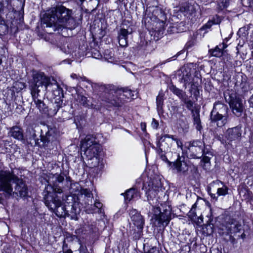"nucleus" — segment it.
Here are the masks:
<instances>
[{
  "label": "nucleus",
  "mask_w": 253,
  "mask_h": 253,
  "mask_svg": "<svg viewBox=\"0 0 253 253\" xmlns=\"http://www.w3.org/2000/svg\"><path fill=\"white\" fill-rule=\"evenodd\" d=\"M228 108L226 105L215 102L211 112L210 120L212 126L221 127L227 123Z\"/></svg>",
  "instance_id": "nucleus-5"
},
{
  "label": "nucleus",
  "mask_w": 253,
  "mask_h": 253,
  "mask_svg": "<svg viewBox=\"0 0 253 253\" xmlns=\"http://www.w3.org/2000/svg\"><path fill=\"white\" fill-rule=\"evenodd\" d=\"M71 77L73 79H79L80 78V79H82V78L81 77H79L77 74H72L71 75Z\"/></svg>",
  "instance_id": "nucleus-59"
},
{
  "label": "nucleus",
  "mask_w": 253,
  "mask_h": 253,
  "mask_svg": "<svg viewBox=\"0 0 253 253\" xmlns=\"http://www.w3.org/2000/svg\"><path fill=\"white\" fill-rule=\"evenodd\" d=\"M129 215L133 224L137 229H143L144 220L142 216L135 209H132L129 212Z\"/></svg>",
  "instance_id": "nucleus-18"
},
{
  "label": "nucleus",
  "mask_w": 253,
  "mask_h": 253,
  "mask_svg": "<svg viewBox=\"0 0 253 253\" xmlns=\"http://www.w3.org/2000/svg\"><path fill=\"white\" fill-rule=\"evenodd\" d=\"M44 204L49 210L53 211L55 214L59 217L66 218L67 216L66 205H63L61 201L56 196H54L53 193L50 192H47L44 195Z\"/></svg>",
  "instance_id": "nucleus-6"
},
{
  "label": "nucleus",
  "mask_w": 253,
  "mask_h": 253,
  "mask_svg": "<svg viewBox=\"0 0 253 253\" xmlns=\"http://www.w3.org/2000/svg\"><path fill=\"white\" fill-rule=\"evenodd\" d=\"M8 33V26L5 21L0 18V36L6 34Z\"/></svg>",
  "instance_id": "nucleus-36"
},
{
  "label": "nucleus",
  "mask_w": 253,
  "mask_h": 253,
  "mask_svg": "<svg viewBox=\"0 0 253 253\" xmlns=\"http://www.w3.org/2000/svg\"><path fill=\"white\" fill-rule=\"evenodd\" d=\"M245 167L247 170L250 171H253V162H248Z\"/></svg>",
  "instance_id": "nucleus-51"
},
{
  "label": "nucleus",
  "mask_w": 253,
  "mask_h": 253,
  "mask_svg": "<svg viewBox=\"0 0 253 253\" xmlns=\"http://www.w3.org/2000/svg\"><path fill=\"white\" fill-rule=\"evenodd\" d=\"M81 194L84 195L85 197L87 198H93L92 193L90 191L87 189H83L81 190ZM91 203H92V199H91Z\"/></svg>",
  "instance_id": "nucleus-42"
},
{
  "label": "nucleus",
  "mask_w": 253,
  "mask_h": 253,
  "mask_svg": "<svg viewBox=\"0 0 253 253\" xmlns=\"http://www.w3.org/2000/svg\"><path fill=\"white\" fill-rule=\"evenodd\" d=\"M209 222H210V223H209L210 224H212V225H213V223H212V222H213V219H212V218L211 219V218L210 217V218L209 219Z\"/></svg>",
  "instance_id": "nucleus-64"
},
{
  "label": "nucleus",
  "mask_w": 253,
  "mask_h": 253,
  "mask_svg": "<svg viewBox=\"0 0 253 253\" xmlns=\"http://www.w3.org/2000/svg\"><path fill=\"white\" fill-rule=\"evenodd\" d=\"M42 23L44 27L52 28L54 31L66 28L73 30L78 22L71 9L62 5L51 8L43 16Z\"/></svg>",
  "instance_id": "nucleus-1"
},
{
  "label": "nucleus",
  "mask_w": 253,
  "mask_h": 253,
  "mask_svg": "<svg viewBox=\"0 0 253 253\" xmlns=\"http://www.w3.org/2000/svg\"><path fill=\"white\" fill-rule=\"evenodd\" d=\"M66 182L67 184L70 183V192L74 193V195L78 194L81 193V190L83 189L80 186L78 183H71V178L70 177H67L66 178Z\"/></svg>",
  "instance_id": "nucleus-26"
},
{
  "label": "nucleus",
  "mask_w": 253,
  "mask_h": 253,
  "mask_svg": "<svg viewBox=\"0 0 253 253\" xmlns=\"http://www.w3.org/2000/svg\"><path fill=\"white\" fill-rule=\"evenodd\" d=\"M192 114L194 125L195 126L196 129L200 131L202 129V126L201 125L199 113L197 111H195V112Z\"/></svg>",
  "instance_id": "nucleus-28"
},
{
  "label": "nucleus",
  "mask_w": 253,
  "mask_h": 253,
  "mask_svg": "<svg viewBox=\"0 0 253 253\" xmlns=\"http://www.w3.org/2000/svg\"><path fill=\"white\" fill-rule=\"evenodd\" d=\"M207 154V153L206 152V154H204L203 156V159H202V161L204 163V166H206V165H208V164H210V159L211 158L208 156H206L205 155Z\"/></svg>",
  "instance_id": "nucleus-48"
},
{
  "label": "nucleus",
  "mask_w": 253,
  "mask_h": 253,
  "mask_svg": "<svg viewBox=\"0 0 253 253\" xmlns=\"http://www.w3.org/2000/svg\"><path fill=\"white\" fill-rule=\"evenodd\" d=\"M41 85H44L46 89L49 87L52 91L56 92L58 94L57 95L59 96L62 94L63 96L62 88L57 84L56 80H52V82H50V80H43V82H42V80L36 81L34 80L31 84V93L33 95V93H38L40 91L39 87Z\"/></svg>",
  "instance_id": "nucleus-11"
},
{
  "label": "nucleus",
  "mask_w": 253,
  "mask_h": 253,
  "mask_svg": "<svg viewBox=\"0 0 253 253\" xmlns=\"http://www.w3.org/2000/svg\"><path fill=\"white\" fill-rule=\"evenodd\" d=\"M192 64H187L177 70L172 78L177 79H201L202 76L199 70L192 68Z\"/></svg>",
  "instance_id": "nucleus-10"
},
{
  "label": "nucleus",
  "mask_w": 253,
  "mask_h": 253,
  "mask_svg": "<svg viewBox=\"0 0 253 253\" xmlns=\"http://www.w3.org/2000/svg\"><path fill=\"white\" fill-rule=\"evenodd\" d=\"M88 164L90 166V168H95L99 166L100 163V159L98 156L87 159Z\"/></svg>",
  "instance_id": "nucleus-34"
},
{
  "label": "nucleus",
  "mask_w": 253,
  "mask_h": 253,
  "mask_svg": "<svg viewBox=\"0 0 253 253\" xmlns=\"http://www.w3.org/2000/svg\"><path fill=\"white\" fill-rule=\"evenodd\" d=\"M177 158L175 161L172 163V167L175 169L178 172L185 173L188 171L189 167L185 161V158L177 155Z\"/></svg>",
  "instance_id": "nucleus-17"
},
{
  "label": "nucleus",
  "mask_w": 253,
  "mask_h": 253,
  "mask_svg": "<svg viewBox=\"0 0 253 253\" xmlns=\"http://www.w3.org/2000/svg\"><path fill=\"white\" fill-rule=\"evenodd\" d=\"M81 149L84 151L86 159H90L98 155L101 148L100 144L91 135H86L81 142Z\"/></svg>",
  "instance_id": "nucleus-8"
},
{
  "label": "nucleus",
  "mask_w": 253,
  "mask_h": 253,
  "mask_svg": "<svg viewBox=\"0 0 253 253\" xmlns=\"http://www.w3.org/2000/svg\"><path fill=\"white\" fill-rule=\"evenodd\" d=\"M195 44V42L194 40H190L187 42L186 43L184 48L186 50H189L192 47H193Z\"/></svg>",
  "instance_id": "nucleus-46"
},
{
  "label": "nucleus",
  "mask_w": 253,
  "mask_h": 253,
  "mask_svg": "<svg viewBox=\"0 0 253 253\" xmlns=\"http://www.w3.org/2000/svg\"><path fill=\"white\" fill-rule=\"evenodd\" d=\"M173 115L179 119H181L184 116L182 114V111L184 108L180 106H173L171 107Z\"/></svg>",
  "instance_id": "nucleus-31"
},
{
  "label": "nucleus",
  "mask_w": 253,
  "mask_h": 253,
  "mask_svg": "<svg viewBox=\"0 0 253 253\" xmlns=\"http://www.w3.org/2000/svg\"><path fill=\"white\" fill-rule=\"evenodd\" d=\"M13 85L17 91H20L26 87L25 83L21 82L19 80L15 81L13 83Z\"/></svg>",
  "instance_id": "nucleus-38"
},
{
  "label": "nucleus",
  "mask_w": 253,
  "mask_h": 253,
  "mask_svg": "<svg viewBox=\"0 0 253 253\" xmlns=\"http://www.w3.org/2000/svg\"><path fill=\"white\" fill-rule=\"evenodd\" d=\"M249 27L250 26H247L240 28L237 33L239 37H246L249 34Z\"/></svg>",
  "instance_id": "nucleus-40"
},
{
  "label": "nucleus",
  "mask_w": 253,
  "mask_h": 253,
  "mask_svg": "<svg viewBox=\"0 0 253 253\" xmlns=\"http://www.w3.org/2000/svg\"><path fill=\"white\" fill-rule=\"evenodd\" d=\"M142 229H137V230L136 231V230H134V231L133 233L132 237L133 239L134 240H138L141 236L142 233Z\"/></svg>",
  "instance_id": "nucleus-43"
},
{
  "label": "nucleus",
  "mask_w": 253,
  "mask_h": 253,
  "mask_svg": "<svg viewBox=\"0 0 253 253\" xmlns=\"http://www.w3.org/2000/svg\"><path fill=\"white\" fill-rule=\"evenodd\" d=\"M77 99L81 105L85 107L89 106L88 100L86 97L81 94H78Z\"/></svg>",
  "instance_id": "nucleus-39"
},
{
  "label": "nucleus",
  "mask_w": 253,
  "mask_h": 253,
  "mask_svg": "<svg viewBox=\"0 0 253 253\" xmlns=\"http://www.w3.org/2000/svg\"><path fill=\"white\" fill-rule=\"evenodd\" d=\"M245 78H246V75H244L242 72H238L235 77V78L236 79H240V78H241V79H244Z\"/></svg>",
  "instance_id": "nucleus-55"
},
{
  "label": "nucleus",
  "mask_w": 253,
  "mask_h": 253,
  "mask_svg": "<svg viewBox=\"0 0 253 253\" xmlns=\"http://www.w3.org/2000/svg\"><path fill=\"white\" fill-rule=\"evenodd\" d=\"M15 184L14 190H13V195L11 197H20L21 198L26 197L28 195V190L27 186L22 179H20L16 176L14 183Z\"/></svg>",
  "instance_id": "nucleus-16"
},
{
  "label": "nucleus",
  "mask_w": 253,
  "mask_h": 253,
  "mask_svg": "<svg viewBox=\"0 0 253 253\" xmlns=\"http://www.w3.org/2000/svg\"><path fill=\"white\" fill-rule=\"evenodd\" d=\"M228 190V187L219 180L213 181L208 188V193L215 201L217 200L218 196H224L227 195Z\"/></svg>",
  "instance_id": "nucleus-12"
},
{
  "label": "nucleus",
  "mask_w": 253,
  "mask_h": 253,
  "mask_svg": "<svg viewBox=\"0 0 253 253\" xmlns=\"http://www.w3.org/2000/svg\"><path fill=\"white\" fill-rule=\"evenodd\" d=\"M5 48L2 46H0V65L2 63V58L5 53Z\"/></svg>",
  "instance_id": "nucleus-52"
},
{
  "label": "nucleus",
  "mask_w": 253,
  "mask_h": 253,
  "mask_svg": "<svg viewBox=\"0 0 253 253\" xmlns=\"http://www.w3.org/2000/svg\"><path fill=\"white\" fill-rule=\"evenodd\" d=\"M248 0V6H252V4L253 3V0Z\"/></svg>",
  "instance_id": "nucleus-62"
},
{
  "label": "nucleus",
  "mask_w": 253,
  "mask_h": 253,
  "mask_svg": "<svg viewBox=\"0 0 253 253\" xmlns=\"http://www.w3.org/2000/svg\"><path fill=\"white\" fill-rule=\"evenodd\" d=\"M227 46V44L223 42L222 44L217 45L214 48L209 49V53L212 56L220 57L223 55L224 49Z\"/></svg>",
  "instance_id": "nucleus-23"
},
{
  "label": "nucleus",
  "mask_w": 253,
  "mask_h": 253,
  "mask_svg": "<svg viewBox=\"0 0 253 253\" xmlns=\"http://www.w3.org/2000/svg\"><path fill=\"white\" fill-rule=\"evenodd\" d=\"M169 90L177 95L182 100L187 95L182 90L178 88L175 85L171 84L169 86Z\"/></svg>",
  "instance_id": "nucleus-29"
},
{
  "label": "nucleus",
  "mask_w": 253,
  "mask_h": 253,
  "mask_svg": "<svg viewBox=\"0 0 253 253\" xmlns=\"http://www.w3.org/2000/svg\"><path fill=\"white\" fill-rule=\"evenodd\" d=\"M196 207H197L196 203H195L193 205L191 209H193V210H195Z\"/></svg>",
  "instance_id": "nucleus-63"
},
{
  "label": "nucleus",
  "mask_w": 253,
  "mask_h": 253,
  "mask_svg": "<svg viewBox=\"0 0 253 253\" xmlns=\"http://www.w3.org/2000/svg\"><path fill=\"white\" fill-rule=\"evenodd\" d=\"M216 23L214 20H209L208 22L203 26L201 30H206L210 29L213 25L215 24Z\"/></svg>",
  "instance_id": "nucleus-44"
},
{
  "label": "nucleus",
  "mask_w": 253,
  "mask_h": 253,
  "mask_svg": "<svg viewBox=\"0 0 253 253\" xmlns=\"http://www.w3.org/2000/svg\"><path fill=\"white\" fill-rule=\"evenodd\" d=\"M75 253H89L85 246L81 245L80 248Z\"/></svg>",
  "instance_id": "nucleus-45"
},
{
  "label": "nucleus",
  "mask_w": 253,
  "mask_h": 253,
  "mask_svg": "<svg viewBox=\"0 0 253 253\" xmlns=\"http://www.w3.org/2000/svg\"><path fill=\"white\" fill-rule=\"evenodd\" d=\"M164 101V95L159 93L156 98L157 109L159 113H163V106Z\"/></svg>",
  "instance_id": "nucleus-32"
},
{
  "label": "nucleus",
  "mask_w": 253,
  "mask_h": 253,
  "mask_svg": "<svg viewBox=\"0 0 253 253\" xmlns=\"http://www.w3.org/2000/svg\"><path fill=\"white\" fill-rule=\"evenodd\" d=\"M32 139H33L35 141V145H40L39 140L40 139L38 138H37V135L35 132V130H34V132L33 134H32Z\"/></svg>",
  "instance_id": "nucleus-49"
},
{
  "label": "nucleus",
  "mask_w": 253,
  "mask_h": 253,
  "mask_svg": "<svg viewBox=\"0 0 253 253\" xmlns=\"http://www.w3.org/2000/svg\"><path fill=\"white\" fill-rule=\"evenodd\" d=\"M152 189H149L147 194L149 201V214L152 215L151 221L155 226H166L170 220L171 211L169 207L161 204L158 206L159 201L157 197V192L162 188L160 180L153 181Z\"/></svg>",
  "instance_id": "nucleus-2"
},
{
  "label": "nucleus",
  "mask_w": 253,
  "mask_h": 253,
  "mask_svg": "<svg viewBox=\"0 0 253 253\" xmlns=\"http://www.w3.org/2000/svg\"><path fill=\"white\" fill-rule=\"evenodd\" d=\"M184 85L185 88H189V91L191 94H193L195 96L199 93L198 89V84L197 82H194L190 80H184Z\"/></svg>",
  "instance_id": "nucleus-24"
},
{
  "label": "nucleus",
  "mask_w": 253,
  "mask_h": 253,
  "mask_svg": "<svg viewBox=\"0 0 253 253\" xmlns=\"http://www.w3.org/2000/svg\"><path fill=\"white\" fill-rule=\"evenodd\" d=\"M32 76L33 79H49L44 76L43 72L34 70L32 71Z\"/></svg>",
  "instance_id": "nucleus-35"
},
{
  "label": "nucleus",
  "mask_w": 253,
  "mask_h": 253,
  "mask_svg": "<svg viewBox=\"0 0 253 253\" xmlns=\"http://www.w3.org/2000/svg\"><path fill=\"white\" fill-rule=\"evenodd\" d=\"M40 137H41L40 139V141H42L44 144L48 142V140L45 137L42 136L41 135H40Z\"/></svg>",
  "instance_id": "nucleus-58"
},
{
  "label": "nucleus",
  "mask_w": 253,
  "mask_h": 253,
  "mask_svg": "<svg viewBox=\"0 0 253 253\" xmlns=\"http://www.w3.org/2000/svg\"><path fill=\"white\" fill-rule=\"evenodd\" d=\"M16 175L10 170L0 171V204H3L4 198L9 199L12 195L13 186Z\"/></svg>",
  "instance_id": "nucleus-4"
},
{
  "label": "nucleus",
  "mask_w": 253,
  "mask_h": 253,
  "mask_svg": "<svg viewBox=\"0 0 253 253\" xmlns=\"http://www.w3.org/2000/svg\"><path fill=\"white\" fill-rule=\"evenodd\" d=\"M34 101L36 107L39 109L40 111L42 113H46L48 109L45 104L43 101L39 99H34Z\"/></svg>",
  "instance_id": "nucleus-30"
},
{
  "label": "nucleus",
  "mask_w": 253,
  "mask_h": 253,
  "mask_svg": "<svg viewBox=\"0 0 253 253\" xmlns=\"http://www.w3.org/2000/svg\"><path fill=\"white\" fill-rule=\"evenodd\" d=\"M219 229L222 231V234H234L241 230L242 225L238 221L229 219L225 224H222Z\"/></svg>",
  "instance_id": "nucleus-15"
},
{
  "label": "nucleus",
  "mask_w": 253,
  "mask_h": 253,
  "mask_svg": "<svg viewBox=\"0 0 253 253\" xmlns=\"http://www.w3.org/2000/svg\"><path fill=\"white\" fill-rule=\"evenodd\" d=\"M102 206L103 205L101 203L97 200H96L93 205L91 204V209L88 208L87 209V210L89 211L88 213L98 212L101 213L102 212Z\"/></svg>",
  "instance_id": "nucleus-27"
},
{
  "label": "nucleus",
  "mask_w": 253,
  "mask_h": 253,
  "mask_svg": "<svg viewBox=\"0 0 253 253\" xmlns=\"http://www.w3.org/2000/svg\"><path fill=\"white\" fill-rule=\"evenodd\" d=\"M204 142L196 140L189 142L188 153L191 158L200 159L206 154Z\"/></svg>",
  "instance_id": "nucleus-13"
},
{
  "label": "nucleus",
  "mask_w": 253,
  "mask_h": 253,
  "mask_svg": "<svg viewBox=\"0 0 253 253\" xmlns=\"http://www.w3.org/2000/svg\"><path fill=\"white\" fill-rule=\"evenodd\" d=\"M188 214H189V216H191V217H194L197 216L196 213L195 212V210H193V209H191Z\"/></svg>",
  "instance_id": "nucleus-56"
},
{
  "label": "nucleus",
  "mask_w": 253,
  "mask_h": 253,
  "mask_svg": "<svg viewBox=\"0 0 253 253\" xmlns=\"http://www.w3.org/2000/svg\"><path fill=\"white\" fill-rule=\"evenodd\" d=\"M52 179L54 183L53 184L51 188L55 193H61L62 192V189L60 187L58 186L57 183H62L64 180V177L62 173L57 174L56 173L53 175Z\"/></svg>",
  "instance_id": "nucleus-22"
},
{
  "label": "nucleus",
  "mask_w": 253,
  "mask_h": 253,
  "mask_svg": "<svg viewBox=\"0 0 253 253\" xmlns=\"http://www.w3.org/2000/svg\"><path fill=\"white\" fill-rule=\"evenodd\" d=\"M161 157V159L163 161H165V162H168V163L170 164H171L172 163H171L170 161H169L166 156L165 155V154H163V153H161L160 154H159Z\"/></svg>",
  "instance_id": "nucleus-54"
},
{
  "label": "nucleus",
  "mask_w": 253,
  "mask_h": 253,
  "mask_svg": "<svg viewBox=\"0 0 253 253\" xmlns=\"http://www.w3.org/2000/svg\"><path fill=\"white\" fill-rule=\"evenodd\" d=\"M249 103L250 107L253 108V94L250 97Z\"/></svg>",
  "instance_id": "nucleus-57"
},
{
  "label": "nucleus",
  "mask_w": 253,
  "mask_h": 253,
  "mask_svg": "<svg viewBox=\"0 0 253 253\" xmlns=\"http://www.w3.org/2000/svg\"><path fill=\"white\" fill-rule=\"evenodd\" d=\"M182 102L186 105V107L190 111H191L192 113L195 112L193 110L194 108V102L192 101L187 95L181 100Z\"/></svg>",
  "instance_id": "nucleus-33"
},
{
  "label": "nucleus",
  "mask_w": 253,
  "mask_h": 253,
  "mask_svg": "<svg viewBox=\"0 0 253 253\" xmlns=\"http://www.w3.org/2000/svg\"><path fill=\"white\" fill-rule=\"evenodd\" d=\"M230 4L229 0H220L218 3V8L219 10H223L226 8Z\"/></svg>",
  "instance_id": "nucleus-41"
},
{
  "label": "nucleus",
  "mask_w": 253,
  "mask_h": 253,
  "mask_svg": "<svg viewBox=\"0 0 253 253\" xmlns=\"http://www.w3.org/2000/svg\"><path fill=\"white\" fill-rule=\"evenodd\" d=\"M124 195L126 201H130L131 199L139 196L137 190L135 188H131L127 190Z\"/></svg>",
  "instance_id": "nucleus-25"
},
{
  "label": "nucleus",
  "mask_w": 253,
  "mask_h": 253,
  "mask_svg": "<svg viewBox=\"0 0 253 253\" xmlns=\"http://www.w3.org/2000/svg\"><path fill=\"white\" fill-rule=\"evenodd\" d=\"M175 143L178 148L182 149V142L174 135L164 134L162 135L157 142V153L160 154L162 153H166L170 150L173 144Z\"/></svg>",
  "instance_id": "nucleus-7"
},
{
  "label": "nucleus",
  "mask_w": 253,
  "mask_h": 253,
  "mask_svg": "<svg viewBox=\"0 0 253 253\" xmlns=\"http://www.w3.org/2000/svg\"><path fill=\"white\" fill-rule=\"evenodd\" d=\"M242 134L241 126H237L227 129L226 138L230 141H238Z\"/></svg>",
  "instance_id": "nucleus-19"
},
{
  "label": "nucleus",
  "mask_w": 253,
  "mask_h": 253,
  "mask_svg": "<svg viewBox=\"0 0 253 253\" xmlns=\"http://www.w3.org/2000/svg\"><path fill=\"white\" fill-rule=\"evenodd\" d=\"M151 126L153 128L157 129L159 126V123L155 119H153Z\"/></svg>",
  "instance_id": "nucleus-53"
},
{
  "label": "nucleus",
  "mask_w": 253,
  "mask_h": 253,
  "mask_svg": "<svg viewBox=\"0 0 253 253\" xmlns=\"http://www.w3.org/2000/svg\"><path fill=\"white\" fill-rule=\"evenodd\" d=\"M66 203L67 205H66V212L67 213L66 217H68L72 220H78V204L75 201L73 195L67 196Z\"/></svg>",
  "instance_id": "nucleus-14"
},
{
  "label": "nucleus",
  "mask_w": 253,
  "mask_h": 253,
  "mask_svg": "<svg viewBox=\"0 0 253 253\" xmlns=\"http://www.w3.org/2000/svg\"><path fill=\"white\" fill-rule=\"evenodd\" d=\"M141 129H142V131H146V125H145V124L141 123Z\"/></svg>",
  "instance_id": "nucleus-60"
},
{
  "label": "nucleus",
  "mask_w": 253,
  "mask_h": 253,
  "mask_svg": "<svg viewBox=\"0 0 253 253\" xmlns=\"http://www.w3.org/2000/svg\"><path fill=\"white\" fill-rule=\"evenodd\" d=\"M145 253H160V252L158 248L154 247Z\"/></svg>",
  "instance_id": "nucleus-50"
},
{
  "label": "nucleus",
  "mask_w": 253,
  "mask_h": 253,
  "mask_svg": "<svg viewBox=\"0 0 253 253\" xmlns=\"http://www.w3.org/2000/svg\"><path fill=\"white\" fill-rule=\"evenodd\" d=\"M238 83L240 84V87L243 92H246L249 89V84L246 81L241 80V82H237L235 83V85L237 87Z\"/></svg>",
  "instance_id": "nucleus-37"
},
{
  "label": "nucleus",
  "mask_w": 253,
  "mask_h": 253,
  "mask_svg": "<svg viewBox=\"0 0 253 253\" xmlns=\"http://www.w3.org/2000/svg\"><path fill=\"white\" fill-rule=\"evenodd\" d=\"M224 98L226 102L228 103L232 112L237 117H240L244 110L242 101L235 91L227 90L224 93Z\"/></svg>",
  "instance_id": "nucleus-9"
},
{
  "label": "nucleus",
  "mask_w": 253,
  "mask_h": 253,
  "mask_svg": "<svg viewBox=\"0 0 253 253\" xmlns=\"http://www.w3.org/2000/svg\"><path fill=\"white\" fill-rule=\"evenodd\" d=\"M23 13H24V12L23 11H19V14L20 15H21V17L19 18V20L21 21V19H23Z\"/></svg>",
  "instance_id": "nucleus-61"
},
{
  "label": "nucleus",
  "mask_w": 253,
  "mask_h": 253,
  "mask_svg": "<svg viewBox=\"0 0 253 253\" xmlns=\"http://www.w3.org/2000/svg\"><path fill=\"white\" fill-rule=\"evenodd\" d=\"M8 135L13 138L19 141L24 140L23 131L20 126H15L9 128Z\"/></svg>",
  "instance_id": "nucleus-21"
},
{
  "label": "nucleus",
  "mask_w": 253,
  "mask_h": 253,
  "mask_svg": "<svg viewBox=\"0 0 253 253\" xmlns=\"http://www.w3.org/2000/svg\"><path fill=\"white\" fill-rule=\"evenodd\" d=\"M132 33L131 29L121 28L118 32V40L120 46L125 47L127 45V37Z\"/></svg>",
  "instance_id": "nucleus-20"
},
{
  "label": "nucleus",
  "mask_w": 253,
  "mask_h": 253,
  "mask_svg": "<svg viewBox=\"0 0 253 253\" xmlns=\"http://www.w3.org/2000/svg\"><path fill=\"white\" fill-rule=\"evenodd\" d=\"M104 88V95L102 100L111 105L120 107L123 103L122 100L124 99L121 96L129 98L134 96L132 91L128 88H119L114 85L108 84L102 86Z\"/></svg>",
  "instance_id": "nucleus-3"
},
{
  "label": "nucleus",
  "mask_w": 253,
  "mask_h": 253,
  "mask_svg": "<svg viewBox=\"0 0 253 253\" xmlns=\"http://www.w3.org/2000/svg\"><path fill=\"white\" fill-rule=\"evenodd\" d=\"M104 56L105 58L108 59H112L114 56V53L108 50H105L104 52Z\"/></svg>",
  "instance_id": "nucleus-47"
}]
</instances>
